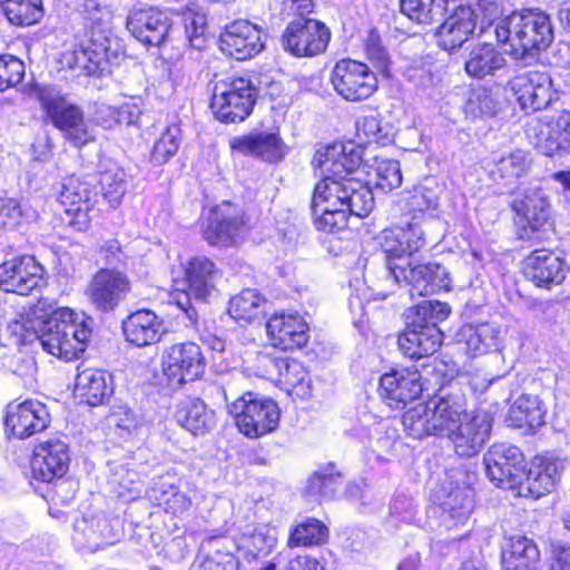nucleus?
Masks as SVG:
<instances>
[{
  "mask_svg": "<svg viewBox=\"0 0 570 570\" xmlns=\"http://www.w3.org/2000/svg\"><path fill=\"white\" fill-rule=\"evenodd\" d=\"M380 246L384 254L386 279L392 282L409 267L411 261L400 229H385L380 237Z\"/></svg>",
  "mask_w": 570,
  "mask_h": 570,
  "instance_id": "nucleus-40",
  "label": "nucleus"
},
{
  "mask_svg": "<svg viewBox=\"0 0 570 570\" xmlns=\"http://www.w3.org/2000/svg\"><path fill=\"white\" fill-rule=\"evenodd\" d=\"M330 39L331 31L325 23L301 17L287 24L282 35V46L295 57H314L326 50Z\"/></svg>",
  "mask_w": 570,
  "mask_h": 570,
  "instance_id": "nucleus-12",
  "label": "nucleus"
},
{
  "mask_svg": "<svg viewBox=\"0 0 570 570\" xmlns=\"http://www.w3.org/2000/svg\"><path fill=\"white\" fill-rule=\"evenodd\" d=\"M159 490L161 492V497L159 499L166 505V509L171 511L174 514L183 513L190 508V498L173 484L163 483Z\"/></svg>",
  "mask_w": 570,
  "mask_h": 570,
  "instance_id": "nucleus-60",
  "label": "nucleus"
},
{
  "mask_svg": "<svg viewBox=\"0 0 570 570\" xmlns=\"http://www.w3.org/2000/svg\"><path fill=\"white\" fill-rule=\"evenodd\" d=\"M8 20L16 26L38 23L45 13L42 0H1Z\"/></svg>",
  "mask_w": 570,
  "mask_h": 570,
  "instance_id": "nucleus-45",
  "label": "nucleus"
},
{
  "mask_svg": "<svg viewBox=\"0 0 570 570\" xmlns=\"http://www.w3.org/2000/svg\"><path fill=\"white\" fill-rule=\"evenodd\" d=\"M95 177H67L61 186L58 200L69 217V225L77 230H86L92 219L91 213L97 203Z\"/></svg>",
  "mask_w": 570,
  "mask_h": 570,
  "instance_id": "nucleus-10",
  "label": "nucleus"
},
{
  "mask_svg": "<svg viewBox=\"0 0 570 570\" xmlns=\"http://www.w3.org/2000/svg\"><path fill=\"white\" fill-rule=\"evenodd\" d=\"M49 411L42 402L28 399L11 402L6 407V431L19 439L29 438L46 430L50 423Z\"/></svg>",
  "mask_w": 570,
  "mask_h": 570,
  "instance_id": "nucleus-19",
  "label": "nucleus"
},
{
  "mask_svg": "<svg viewBox=\"0 0 570 570\" xmlns=\"http://www.w3.org/2000/svg\"><path fill=\"white\" fill-rule=\"evenodd\" d=\"M466 108L468 111L472 112L474 116L492 117L497 114L498 102L487 90H481L472 95L468 101Z\"/></svg>",
  "mask_w": 570,
  "mask_h": 570,
  "instance_id": "nucleus-62",
  "label": "nucleus"
},
{
  "mask_svg": "<svg viewBox=\"0 0 570 570\" xmlns=\"http://www.w3.org/2000/svg\"><path fill=\"white\" fill-rule=\"evenodd\" d=\"M451 313L449 304L440 301H422L405 312L406 327L397 338L402 353L410 358L434 354L442 344L443 333L439 323Z\"/></svg>",
  "mask_w": 570,
  "mask_h": 570,
  "instance_id": "nucleus-4",
  "label": "nucleus"
},
{
  "mask_svg": "<svg viewBox=\"0 0 570 570\" xmlns=\"http://www.w3.org/2000/svg\"><path fill=\"white\" fill-rule=\"evenodd\" d=\"M76 391L91 406L104 404L114 392L112 376L101 368H78Z\"/></svg>",
  "mask_w": 570,
  "mask_h": 570,
  "instance_id": "nucleus-33",
  "label": "nucleus"
},
{
  "mask_svg": "<svg viewBox=\"0 0 570 570\" xmlns=\"http://www.w3.org/2000/svg\"><path fill=\"white\" fill-rule=\"evenodd\" d=\"M441 520L451 529L464 524L473 510V491L466 487L450 489L440 501Z\"/></svg>",
  "mask_w": 570,
  "mask_h": 570,
  "instance_id": "nucleus-36",
  "label": "nucleus"
},
{
  "mask_svg": "<svg viewBox=\"0 0 570 570\" xmlns=\"http://www.w3.org/2000/svg\"><path fill=\"white\" fill-rule=\"evenodd\" d=\"M33 94L47 119L72 146L80 148L94 140V132L82 109L69 102L60 90L52 86H37Z\"/></svg>",
  "mask_w": 570,
  "mask_h": 570,
  "instance_id": "nucleus-6",
  "label": "nucleus"
},
{
  "mask_svg": "<svg viewBox=\"0 0 570 570\" xmlns=\"http://www.w3.org/2000/svg\"><path fill=\"white\" fill-rule=\"evenodd\" d=\"M449 0H400L401 12L419 24L439 22L448 10Z\"/></svg>",
  "mask_w": 570,
  "mask_h": 570,
  "instance_id": "nucleus-43",
  "label": "nucleus"
},
{
  "mask_svg": "<svg viewBox=\"0 0 570 570\" xmlns=\"http://www.w3.org/2000/svg\"><path fill=\"white\" fill-rule=\"evenodd\" d=\"M122 330L129 343L141 347L159 341L161 322L154 312L141 309L132 313L124 321Z\"/></svg>",
  "mask_w": 570,
  "mask_h": 570,
  "instance_id": "nucleus-35",
  "label": "nucleus"
},
{
  "mask_svg": "<svg viewBox=\"0 0 570 570\" xmlns=\"http://www.w3.org/2000/svg\"><path fill=\"white\" fill-rule=\"evenodd\" d=\"M365 52L367 58L381 70H385L389 65V56L382 46L380 37L371 32L366 40Z\"/></svg>",
  "mask_w": 570,
  "mask_h": 570,
  "instance_id": "nucleus-64",
  "label": "nucleus"
},
{
  "mask_svg": "<svg viewBox=\"0 0 570 570\" xmlns=\"http://www.w3.org/2000/svg\"><path fill=\"white\" fill-rule=\"evenodd\" d=\"M487 475L497 487L514 489L523 475L524 458L511 444H493L483 456Z\"/></svg>",
  "mask_w": 570,
  "mask_h": 570,
  "instance_id": "nucleus-16",
  "label": "nucleus"
},
{
  "mask_svg": "<svg viewBox=\"0 0 570 570\" xmlns=\"http://www.w3.org/2000/svg\"><path fill=\"white\" fill-rule=\"evenodd\" d=\"M92 320L79 315L68 307H58L43 322L36 340L49 354L63 361L82 355L92 336Z\"/></svg>",
  "mask_w": 570,
  "mask_h": 570,
  "instance_id": "nucleus-5",
  "label": "nucleus"
},
{
  "mask_svg": "<svg viewBox=\"0 0 570 570\" xmlns=\"http://www.w3.org/2000/svg\"><path fill=\"white\" fill-rule=\"evenodd\" d=\"M177 423L194 435L209 433L216 426V414L200 399H188L177 405Z\"/></svg>",
  "mask_w": 570,
  "mask_h": 570,
  "instance_id": "nucleus-34",
  "label": "nucleus"
},
{
  "mask_svg": "<svg viewBox=\"0 0 570 570\" xmlns=\"http://www.w3.org/2000/svg\"><path fill=\"white\" fill-rule=\"evenodd\" d=\"M99 258L106 265L105 268L118 269L126 264L128 256L117 239H108L100 246Z\"/></svg>",
  "mask_w": 570,
  "mask_h": 570,
  "instance_id": "nucleus-61",
  "label": "nucleus"
},
{
  "mask_svg": "<svg viewBox=\"0 0 570 570\" xmlns=\"http://www.w3.org/2000/svg\"><path fill=\"white\" fill-rule=\"evenodd\" d=\"M245 228L244 213L237 206L224 202L214 207L204 228V238L213 246H232Z\"/></svg>",
  "mask_w": 570,
  "mask_h": 570,
  "instance_id": "nucleus-21",
  "label": "nucleus"
},
{
  "mask_svg": "<svg viewBox=\"0 0 570 570\" xmlns=\"http://www.w3.org/2000/svg\"><path fill=\"white\" fill-rule=\"evenodd\" d=\"M511 207L523 223L518 232L521 240L540 243L547 237L551 226L550 204L541 189H525L513 198Z\"/></svg>",
  "mask_w": 570,
  "mask_h": 570,
  "instance_id": "nucleus-9",
  "label": "nucleus"
},
{
  "mask_svg": "<svg viewBox=\"0 0 570 570\" xmlns=\"http://www.w3.org/2000/svg\"><path fill=\"white\" fill-rule=\"evenodd\" d=\"M402 423L407 434L414 439L420 440L428 435H438L429 401L407 410L402 416Z\"/></svg>",
  "mask_w": 570,
  "mask_h": 570,
  "instance_id": "nucleus-44",
  "label": "nucleus"
},
{
  "mask_svg": "<svg viewBox=\"0 0 570 570\" xmlns=\"http://www.w3.org/2000/svg\"><path fill=\"white\" fill-rule=\"evenodd\" d=\"M109 482L119 498L131 500L140 493L139 474L128 465L116 466Z\"/></svg>",
  "mask_w": 570,
  "mask_h": 570,
  "instance_id": "nucleus-55",
  "label": "nucleus"
},
{
  "mask_svg": "<svg viewBox=\"0 0 570 570\" xmlns=\"http://www.w3.org/2000/svg\"><path fill=\"white\" fill-rule=\"evenodd\" d=\"M434 423L439 436H445L453 431L466 414V397L462 389L456 384H451L446 389H441L432 399L429 400Z\"/></svg>",
  "mask_w": 570,
  "mask_h": 570,
  "instance_id": "nucleus-24",
  "label": "nucleus"
},
{
  "mask_svg": "<svg viewBox=\"0 0 570 570\" xmlns=\"http://www.w3.org/2000/svg\"><path fill=\"white\" fill-rule=\"evenodd\" d=\"M43 274L35 257L13 258L0 265V285L6 292L28 295L45 284Z\"/></svg>",
  "mask_w": 570,
  "mask_h": 570,
  "instance_id": "nucleus-23",
  "label": "nucleus"
},
{
  "mask_svg": "<svg viewBox=\"0 0 570 570\" xmlns=\"http://www.w3.org/2000/svg\"><path fill=\"white\" fill-rule=\"evenodd\" d=\"M229 147L243 156L257 157L268 163L281 161L286 154V146L279 135L268 131H253L233 137Z\"/></svg>",
  "mask_w": 570,
  "mask_h": 570,
  "instance_id": "nucleus-29",
  "label": "nucleus"
},
{
  "mask_svg": "<svg viewBox=\"0 0 570 570\" xmlns=\"http://www.w3.org/2000/svg\"><path fill=\"white\" fill-rule=\"evenodd\" d=\"M390 513L396 520L409 523L414 519L415 504L407 495L396 494L390 503Z\"/></svg>",
  "mask_w": 570,
  "mask_h": 570,
  "instance_id": "nucleus-63",
  "label": "nucleus"
},
{
  "mask_svg": "<svg viewBox=\"0 0 570 570\" xmlns=\"http://www.w3.org/2000/svg\"><path fill=\"white\" fill-rule=\"evenodd\" d=\"M262 28L245 19L228 23L220 33L222 51L236 60H247L265 47Z\"/></svg>",
  "mask_w": 570,
  "mask_h": 570,
  "instance_id": "nucleus-20",
  "label": "nucleus"
},
{
  "mask_svg": "<svg viewBox=\"0 0 570 570\" xmlns=\"http://www.w3.org/2000/svg\"><path fill=\"white\" fill-rule=\"evenodd\" d=\"M356 135L364 142L385 146L393 140V128L379 115L363 116L356 120Z\"/></svg>",
  "mask_w": 570,
  "mask_h": 570,
  "instance_id": "nucleus-50",
  "label": "nucleus"
},
{
  "mask_svg": "<svg viewBox=\"0 0 570 570\" xmlns=\"http://www.w3.org/2000/svg\"><path fill=\"white\" fill-rule=\"evenodd\" d=\"M222 277L215 263L205 256L191 258L185 266L187 292L177 298V305L185 312L189 321L197 317L196 309L190 304V297L205 302L216 294V283Z\"/></svg>",
  "mask_w": 570,
  "mask_h": 570,
  "instance_id": "nucleus-14",
  "label": "nucleus"
},
{
  "mask_svg": "<svg viewBox=\"0 0 570 570\" xmlns=\"http://www.w3.org/2000/svg\"><path fill=\"white\" fill-rule=\"evenodd\" d=\"M478 16L470 6H459L436 31L438 45L446 51L462 47L473 35Z\"/></svg>",
  "mask_w": 570,
  "mask_h": 570,
  "instance_id": "nucleus-31",
  "label": "nucleus"
},
{
  "mask_svg": "<svg viewBox=\"0 0 570 570\" xmlns=\"http://www.w3.org/2000/svg\"><path fill=\"white\" fill-rule=\"evenodd\" d=\"M77 10L85 19L92 22L86 41L70 55L68 65L73 70L86 75L106 71L118 65L122 52L119 40L102 24L110 12L105 0H77Z\"/></svg>",
  "mask_w": 570,
  "mask_h": 570,
  "instance_id": "nucleus-2",
  "label": "nucleus"
},
{
  "mask_svg": "<svg viewBox=\"0 0 570 570\" xmlns=\"http://www.w3.org/2000/svg\"><path fill=\"white\" fill-rule=\"evenodd\" d=\"M328 538L327 527L317 519H306L297 524L289 533L288 547L320 546Z\"/></svg>",
  "mask_w": 570,
  "mask_h": 570,
  "instance_id": "nucleus-51",
  "label": "nucleus"
},
{
  "mask_svg": "<svg viewBox=\"0 0 570 570\" xmlns=\"http://www.w3.org/2000/svg\"><path fill=\"white\" fill-rule=\"evenodd\" d=\"M370 183L383 193L399 188L402 184V173L399 161L394 159L374 158Z\"/></svg>",
  "mask_w": 570,
  "mask_h": 570,
  "instance_id": "nucleus-49",
  "label": "nucleus"
},
{
  "mask_svg": "<svg viewBox=\"0 0 570 570\" xmlns=\"http://www.w3.org/2000/svg\"><path fill=\"white\" fill-rule=\"evenodd\" d=\"M403 274L404 276L401 275L391 283L399 286H410L412 296L415 294L426 296L451 288L450 273L445 266L439 263L413 264L411 262Z\"/></svg>",
  "mask_w": 570,
  "mask_h": 570,
  "instance_id": "nucleus-22",
  "label": "nucleus"
},
{
  "mask_svg": "<svg viewBox=\"0 0 570 570\" xmlns=\"http://www.w3.org/2000/svg\"><path fill=\"white\" fill-rule=\"evenodd\" d=\"M68 446L60 440H48L35 448L31 472L35 479L51 482L68 470Z\"/></svg>",
  "mask_w": 570,
  "mask_h": 570,
  "instance_id": "nucleus-28",
  "label": "nucleus"
},
{
  "mask_svg": "<svg viewBox=\"0 0 570 570\" xmlns=\"http://www.w3.org/2000/svg\"><path fill=\"white\" fill-rule=\"evenodd\" d=\"M131 291V281L119 269L100 268L92 276L86 288V296L91 305L100 312L115 311Z\"/></svg>",
  "mask_w": 570,
  "mask_h": 570,
  "instance_id": "nucleus-15",
  "label": "nucleus"
},
{
  "mask_svg": "<svg viewBox=\"0 0 570 570\" xmlns=\"http://www.w3.org/2000/svg\"><path fill=\"white\" fill-rule=\"evenodd\" d=\"M277 382L284 384L291 394L306 399L311 396L312 380L302 362L286 358Z\"/></svg>",
  "mask_w": 570,
  "mask_h": 570,
  "instance_id": "nucleus-46",
  "label": "nucleus"
},
{
  "mask_svg": "<svg viewBox=\"0 0 570 570\" xmlns=\"http://www.w3.org/2000/svg\"><path fill=\"white\" fill-rule=\"evenodd\" d=\"M537 147L549 157L570 154V111L562 110L547 122V131Z\"/></svg>",
  "mask_w": 570,
  "mask_h": 570,
  "instance_id": "nucleus-37",
  "label": "nucleus"
},
{
  "mask_svg": "<svg viewBox=\"0 0 570 570\" xmlns=\"http://www.w3.org/2000/svg\"><path fill=\"white\" fill-rule=\"evenodd\" d=\"M98 183L102 198L109 204L110 208H117L127 191V175L125 170L116 165H111L100 173Z\"/></svg>",
  "mask_w": 570,
  "mask_h": 570,
  "instance_id": "nucleus-47",
  "label": "nucleus"
},
{
  "mask_svg": "<svg viewBox=\"0 0 570 570\" xmlns=\"http://www.w3.org/2000/svg\"><path fill=\"white\" fill-rule=\"evenodd\" d=\"M285 361L286 357H283L273 346L272 348L257 352L248 363L249 368L256 376L269 381H277L281 371L285 366Z\"/></svg>",
  "mask_w": 570,
  "mask_h": 570,
  "instance_id": "nucleus-52",
  "label": "nucleus"
},
{
  "mask_svg": "<svg viewBox=\"0 0 570 570\" xmlns=\"http://www.w3.org/2000/svg\"><path fill=\"white\" fill-rule=\"evenodd\" d=\"M562 469V464L558 461L541 462L532 465L528 471L523 468L521 482L513 490H518L520 495L540 498L556 488Z\"/></svg>",
  "mask_w": 570,
  "mask_h": 570,
  "instance_id": "nucleus-32",
  "label": "nucleus"
},
{
  "mask_svg": "<svg viewBox=\"0 0 570 570\" xmlns=\"http://www.w3.org/2000/svg\"><path fill=\"white\" fill-rule=\"evenodd\" d=\"M24 76V63L11 56H0V92L16 87Z\"/></svg>",
  "mask_w": 570,
  "mask_h": 570,
  "instance_id": "nucleus-59",
  "label": "nucleus"
},
{
  "mask_svg": "<svg viewBox=\"0 0 570 570\" xmlns=\"http://www.w3.org/2000/svg\"><path fill=\"white\" fill-rule=\"evenodd\" d=\"M206 367L200 346L193 342L173 344L161 355V370L168 384L178 389L199 379Z\"/></svg>",
  "mask_w": 570,
  "mask_h": 570,
  "instance_id": "nucleus-11",
  "label": "nucleus"
},
{
  "mask_svg": "<svg viewBox=\"0 0 570 570\" xmlns=\"http://www.w3.org/2000/svg\"><path fill=\"white\" fill-rule=\"evenodd\" d=\"M277 542L275 531L266 527L255 529L252 534L244 537L242 546L237 549L244 550L253 558L264 557L272 552Z\"/></svg>",
  "mask_w": 570,
  "mask_h": 570,
  "instance_id": "nucleus-56",
  "label": "nucleus"
},
{
  "mask_svg": "<svg viewBox=\"0 0 570 570\" xmlns=\"http://www.w3.org/2000/svg\"><path fill=\"white\" fill-rule=\"evenodd\" d=\"M500 330L490 323L464 325L456 334L458 342L465 345L466 353L475 356L497 347Z\"/></svg>",
  "mask_w": 570,
  "mask_h": 570,
  "instance_id": "nucleus-42",
  "label": "nucleus"
},
{
  "mask_svg": "<svg viewBox=\"0 0 570 570\" xmlns=\"http://www.w3.org/2000/svg\"><path fill=\"white\" fill-rule=\"evenodd\" d=\"M492 422L493 417L489 411L478 410L466 414L445 436L451 440L459 456L471 458L478 454L488 441Z\"/></svg>",
  "mask_w": 570,
  "mask_h": 570,
  "instance_id": "nucleus-17",
  "label": "nucleus"
},
{
  "mask_svg": "<svg viewBox=\"0 0 570 570\" xmlns=\"http://www.w3.org/2000/svg\"><path fill=\"white\" fill-rule=\"evenodd\" d=\"M524 274L538 287L551 289L563 283L569 272L566 261L553 252L533 250L524 261Z\"/></svg>",
  "mask_w": 570,
  "mask_h": 570,
  "instance_id": "nucleus-26",
  "label": "nucleus"
},
{
  "mask_svg": "<svg viewBox=\"0 0 570 570\" xmlns=\"http://www.w3.org/2000/svg\"><path fill=\"white\" fill-rule=\"evenodd\" d=\"M361 163V151L352 145H334L315 153L312 164L321 170L323 178L314 187L311 210L318 230H341L351 215L361 218L373 210L372 189L351 177Z\"/></svg>",
  "mask_w": 570,
  "mask_h": 570,
  "instance_id": "nucleus-1",
  "label": "nucleus"
},
{
  "mask_svg": "<svg viewBox=\"0 0 570 570\" xmlns=\"http://www.w3.org/2000/svg\"><path fill=\"white\" fill-rule=\"evenodd\" d=\"M257 95V88L249 79L218 81L214 87L210 108L222 122H240L252 114Z\"/></svg>",
  "mask_w": 570,
  "mask_h": 570,
  "instance_id": "nucleus-7",
  "label": "nucleus"
},
{
  "mask_svg": "<svg viewBox=\"0 0 570 570\" xmlns=\"http://www.w3.org/2000/svg\"><path fill=\"white\" fill-rule=\"evenodd\" d=\"M181 132L178 126H168L156 140L150 161L155 166L166 164L171 157L176 155L180 146Z\"/></svg>",
  "mask_w": 570,
  "mask_h": 570,
  "instance_id": "nucleus-53",
  "label": "nucleus"
},
{
  "mask_svg": "<svg viewBox=\"0 0 570 570\" xmlns=\"http://www.w3.org/2000/svg\"><path fill=\"white\" fill-rule=\"evenodd\" d=\"M539 563L538 546L524 535L512 537L508 548L502 551L503 570H537Z\"/></svg>",
  "mask_w": 570,
  "mask_h": 570,
  "instance_id": "nucleus-38",
  "label": "nucleus"
},
{
  "mask_svg": "<svg viewBox=\"0 0 570 570\" xmlns=\"http://www.w3.org/2000/svg\"><path fill=\"white\" fill-rule=\"evenodd\" d=\"M127 29L140 42L159 46L168 36L170 19L155 7L134 8L127 17Z\"/></svg>",
  "mask_w": 570,
  "mask_h": 570,
  "instance_id": "nucleus-25",
  "label": "nucleus"
},
{
  "mask_svg": "<svg viewBox=\"0 0 570 570\" xmlns=\"http://www.w3.org/2000/svg\"><path fill=\"white\" fill-rule=\"evenodd\" d=\"M498 42L515 60L535 58L552 43L550 17L541 10H522L500 19L494 28Z\"/></svg>",
  "mask_w": 570,
  "mask_h": 570,
  "instance_id": "nucleus-3",
  "label": "nucleus"
},
{
  "mask_svg": "<svg viewBox=\"0 0 570 570\" xmlns=\"http://www.w3.org/2000/svg\"><path fill=\"white\" fill-rule=\"evenodd\" d=\"M266 331L273 346L281 350L302 347L308 340V326L298 314H274L267 321Z\"/></svg>",
  "mask_w": 570,
  "mask_h": 570,
  "instance_id": "nucleus-30",
  "label": "nucleus"
},
{
  "mask_svg": "<svg viewBox=\"0 0 570 570\" xmlns=\"http://www.w3.org/2000/svg\"><path fill=\"white\" fill-rule=\"evenodd\" d=\"M380 395L389 406L400 407L416 400L423 391L417 370L402 368L385 373L380 380Z\"/></svg>",
  "mask_w": 570,
  "mask_h": 570,
  "instance_id": "nucleus-27",
  "label": "nucleus"
},
{
  "mask_svg": "<svg viewBox=\"0 0 570 570\" xmlns=\"http://www.w3.org/2000/svg\"><path fill=\"white\" fill-rule=\"evenodd\" d=\"M547 410L537 395L519 396L509 410L508 422L511 426L534 431L544 424Z\"/></svg>",
  "mask_w": 570,
  "mask_h": 570,
  "instance_id": "nucleus-39",
  "label": "nucleus"
},
{
  "mask_svg": "<svg viewBox=\"0 0 570 570\" xmlns=\"http://www.w3.org/2000/svg\"><path fill=\"white\" fill-rule=\"evenodd\" d=\"M229 413L240 433L248 438H259L274 431L279 421V409L271 399H259L246 393L228 405Z\"/></svg>",
  "mask_w": 570,
  "mask_h": 570,
  "instance_id": "nucleus-8",
  "label": "nucleus"
},
{
  "mask_svg": "<svg viewBox=\"0 0 570 570\" xmlns=\"http://www.w3.org/2000/svg\"><path fill=\"white\" fill-rule=\"evenodd\" d=\"M510 89L520 107L527 111L546 109L556 99L551 77L546 72L529 71L509 81Z\"/></svg>",
  "mask_w": 570,
  "mask_h": 570,
  "instance_id": "nucleus-18",
  "label": "nucleus"
},
{
  "mask_svg": "<svg viewBox=\"0 0 570 570\" xmlns=\"http://www.w3.org/2000/svg\"><path fill=\"white\" fill-rule=\"evenodd\" d=\"M341 479L342 475L335 470V466L332 463L326 464L309 478L307 491L323 498H332L341 484Z\"/></svg>",
  "mask_w": 570,
  "mask_h": 570,
  "instance_id": "nucleus-54",
  "label": "nucleus"
},
{
  "mask_svg": "<svg viewBox=\"0 0 570 570\" xmlns=\"http://www.w3.org/2000/svg\"><path fill=\"white\" fill-rule=\"evenodd\" d=\"M331 82L335 91L347 101H362L377 89V78L370 67L353 59L338 60L332 72Z\"/></svg>",
  "mask_w": 570,
  "mask_h": 570,
  "instance_id": "nucleus-13",
  "label": "nucleus"
},
{
  "mask_svg": "<svg viewBox=\"0 0 570 570\" xmlns=\"http://www.w3.org/2000/svg\"><path fill=\"white\" fill-rule=\"evenodd\" d=\"M507 66L504 56L489 43H481L471 49L465 60L464 68L469 76L483 79L494 76Z\"/></svg>",
  "mask_w": 570,
  "mask_h": 570,
  "instance_id": "nucleus-41",
  "label": "nucleus"
},
{
  "mask_svg": "<svg viewBox=\"0 0 570 570\" xmlns=\"http://www.w3.org/2000/svg\"><path fill=\"white\" fill-rule=\"evenodd\" d=\"M530 165L528 154L521 149L514 150L507 156L501 157L495 163L494 174L502 179L512 181L525 174Z\"/></svg>",
  "mask_w": 570,
  "mask_h": 570,
  "instance_id": "nucleus-57",
  "label": "nucleus"
},
{
  "mask_svg": "<svg viewBox=\"0 0 570 570\" xmlns=\"http://www.w3.org/2000/svg\"><path fill=\"white\" fill-rule=\"evenodd\" d=\"M73 543L80 550L96 552L104 549L99 531H97L96 520H78L75 523Z\"/></svg>",
  "mask_w": 570,
  "mask_h": 570,
  "instance_id": "nucleus-58",
  "label": "nucleus"
},
{
  "mask_svg": "<svg viewBox=\"0 0 570 570\" xmlns=\"http://www.w3.org/2000/svg\"><path fill=\"white\" fill-rule=\"evenodd\" d=\"M264 298L255 289H244L229 301L228 313L238 321L252 322L263 314Z\"/></svg>",
  "mask_w": 570,
  "mask_h": 570,
  "instance_id": "nucleus-48",
  "label": "nucleus"
}]
</instances>
